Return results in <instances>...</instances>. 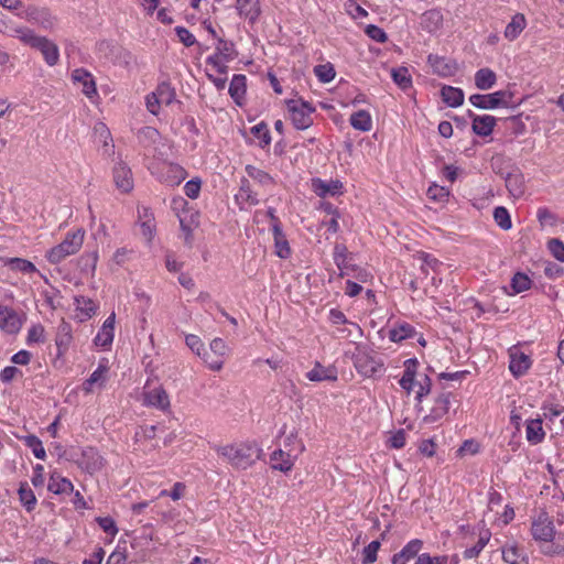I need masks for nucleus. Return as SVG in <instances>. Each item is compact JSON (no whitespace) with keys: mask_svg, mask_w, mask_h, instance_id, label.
<instances>
[{"mask_svg":"<svg viewBox=\"0 0 564 564\" xmlns=\"http://www.w3.org/2000/svg\"><path fill=\"white\" fill-rule=\"evenodd\" d=\"M531 532L535 540L552 542L551 544L546 545V547L543 550V553L549 555L564 554V535L558 533L555 538L556 531L553 519L546 512H540L539 516L533 520Z\"/></svg>","mask_w":564,"mask_h":564,"instance_id":"obj_1","label":"nucleus"},{"mask_svg":"<svg viewBox=\"0 0 564 564\" xmlns=\"http://www.w3.org/2000/svg\"><path fill=\"white\" fill-rule=\"evenodd\" d=\"M216 452L228 464L237 469H247L260 457V449L249 443H237L217 446Z\"/></svg>","mask_w":564,"mask_h":564,"instance_id":"obj_2","label":"nucleus"},{"mask_svg":"<svg viewBox=\"0 0 564 564\" xmlns=\"http://www.w3.org/2000/svg\"><path fill=\"white\" fill-rule=\"evenodd\" d=\"M417 366L419 362L415 358L405 360V370L399 383L408 393H410L414 387H417V390L415 391V398L419 402H421L422 398L430 393L432 382L430 377L426 375L422 376L419 380L416 379Z\"/></svg>","mask_w":564,"mask_h":564,"instance_id":"obj_3","label":"nucleus"},{"mask_svg":"<svg viewBox=\"0 0 564 564\" xmlns=\"http://www.w3.org/2000/svg\"><path fill=\"white\" fill-rule=\"evenodd\" d=\"M15 33L23 43L39 50L50 66H53L58 62L59 51L54 42L44 36L36 35L29 29H17Z\"/></svg>","mask_w":564,"mask_h":564,"instance_id":"obj_4","label":"nucleus"},{"mask_svg":"<svg viewBox=\"0 0 564 564\" xmlns=\"http://www.w3.org/2000/svg\"><path fill=\"white\" fill-rule=\"evenodd\" d=\"M84 231L77 230L73 234H67L65 239L57 246L53 247L47 252V260L53 263H59L66 257L75 254L82 247L84 241Z\"/></svg>","mask_w":564,"mask_h":564,"instance_id":"obj_5","label":"nucleus"},{"mask_svg":"<svg viewBox=\"0 0 564 564\" xmlns=\"http://www.w3.org/2000/svg\"><path fill=\"white\" fill-rule=\"evenodd\" d=\"M286 106L291 113L292 123L296 129L305 130L312 126V113L315 108L310 102L291 99L286 101Z\"/></svg>","mask_w":564,"mask_h":564,"instance_id":"obj_6","label":"nucleus"},{"mask_svg":"<svg viewBox=\"0 0 564 564\" xmlns=\"http://www.w3.org/2000/svg\"><path fill=\"white\" fill-rule=\"evenodd\" d=\"M512 97L513 94L509 90H498L488 95H471L469 101L479 109H495L498 107H509Z\"/></svg>","mask_w":564,"mask_h":564,"instance_id":"obj_7","label":"nucleus"},{"mask_svg":"<svg viewBox=\"0 0 564 564\" xmlns=\"http://www.w3.org/2000/svg\"><path fill=\"white\" fill-rule=\"evenodd\" d=\"M77 465L88 474L93 475L105 465L104 457L94 447H86L83 449L80 457L77 459Z\"/></svg>","mask_w":564,"mask_h":564,"instance_id":"obj_8","label":"nucleus"},{"mask_svg":"<svg viewBox=\"0 0 564 564\" xmlns=\"http://www.w3.org/2000/svg\"><path fill=\"white\" fill-rule=\"evenodd\" d=\"M209 350L216 355L215 359L209 360V352L205 350L203 354V360L206 362L209 369L214 371H219L224 365V356L227 354V345L224 339L215 338L212 340L209 345Z\"/></svg>","mask_w":564,"mask_h":564,"instance_id":"obj_9","label":"nucleus"},{"mask_svg":"<svg viewBox=\"0 0 564 564\" xmlns=\"http://www.w3.org/2000/svg\"><path fill=\"white\" fill-rule=\"evenodd\" d=\"M23 18L30 22L37 23L45 30L53 29L56 21L47 9L34 6H30L24 10Z\"/></svg>","mask_w":564,"mask_h":564,"instance_id":"obj_10","label":"nucleus"},{"mask_svg":"<svg viewBox=\"0 0 564 564\" xmlns=\"http://www.w3.org/2000/svg\"><path fill=\"white\" fill-rule=\"evenodd\" d=\"M113 181L117 188L122 193H130L133 189V177L131 169L123 162L113 167Z\"/></svg>","mask_w":564,"mask_h":564,"instance_id":"obj_11","label":"nucleus"},{"mask_svg":"<svg viewBox=\"0 0 564 564\" xmlns=\"http://www.w3.org/2000/svg\"><path fill=\"white\" fill-rule=\"evenodd\" d=\"M21 327L19 314L9 306L0 305V328L8 334H17Z\"/></svg>","mask_w":564,"mask_h":564,"instance_id":"obj_12","label":"nucleus"},{"mask_svg":"<svg viewBox=\"0 0 564 564\" xmlns=\"http://www.w3.org/2000/svg\"><path fill=\"white\" fill-rule=\"evenodd\" d=\"M509 370L514 377L523 376L531 366V359L528 355L522 352L519 348L512 347L509 349Z\"/></svg>","mask_w":564,"mask_h":564,"instance_id":"obj_13","label":"nucleus"},{"mask_svg":"<svg viewBox=\"0 0 564 564\" xmlns=\"http://www.w3.org/2000/svg\"><path fill=\"white\" fill-rule=\"evenodd\" d=\"M355 367L362 376L372 377L382 370L383 364L366 352H358L355 356Z\"/></svg>","mask_w":564,"mask_h":564,"instance_id":"obj_14","label":"nucleus"},{"mask_svg":"<svg viewBox=\"0 0 564 564\" xmlns=\"http://www.w3.org/2000/svg\"><path fill=\"white\" fill-rule=\"evenodd\" d=\"M449 393L440 394L431 409L430 413L423 417V422L426 424H433L443 419L449 410Z\"/></svg>","mask_w":564,"mask_h":564,"instance_id":"obj_15","label":"nucleus"},{"mask_svg":"<svg viewBox=\"0 0 564 564\" xmlns=\"http://www.w3.org/2000/svg\"><path fill=\"white\" fill-rule=\"evenodd\" d=\"M423 547V541L420 539H414L408 542L400 552L395 553L392 556V564H406L409 561L413 558H417Z\"/></svg>","mask_w":564,"mask_h":564,"instance_id":"obj_16","label":"nucleus"},{"mask_svg":"<svg viewBox=\"0 0 564 564\" xmlns=\"http://www.w3.org/2000/svg\"><path fill=\"white\" fill-rule=\"evenodd\" d=\"M72 79L74 84L82 85V91L83 94L88 97L93 98L97 95V88L96 83L94 80L93 75L86 70L85 68H76L72 72Z\"/></svg>","mask_w":564,"mask_h":564,"instance_id":"obj_17","label":"nucleus"},{"mask_svg":"<svg viewBox=\"0 0 564 564\" xmlns=\"http://www.w3.org/2000/svg\"><path fill=\"white\" fill-rule=\"evenodd\" d=\"M427 62L433 68V72L442 77L453 76L457 72V64L449 58L430 54Z\"/></svg>","mask_w":564,"mask_h":564,"instance_id":"obj_18","label":"nucleus"},{"mask_svg":"<svg viewBox=\"0 0 564 564\" xmlns=\"http://www.w3.org/2000/svg\"><path fill=\"white\" fill-rule=\"evenodd\" d=\"M143 395H144V404H147L149 406H154L162 411H165L170 408L169 394L162 387H156L151 390H145Z\"/></svg>","mask_w":564,"mask_h":564,"instance_id":"obj_19","label":"nucleus"},{"mask_svg":"<svg viewBox=\"0 0 564 564\" xmlns=\"http://www.w3.org/2000/svg\"><path fill=\"white\" fill-rule=\"evenodd\" d=\"M469 117L473 118V131L480 137H488L492 133L496 126V118L494 116H476L469 111Z\"/></svg>","mask_w":564,"mask_h":564,"instance_id":"obj_20","label":"nucleus"},{"mask_svg":"<svg viewBox=\"0 0 564 564\" xmlns=\"http://www.w3.org/2000/svg\"><path fill=\"white\" fill-rule=\"evenodd\" d=\"M72 326L62 319L61 324L57 327L55 344L57 347V356H63L67 350L72 343Z\"/></svg>","mask_w":564,"mask_h":564,"instance_id":"obj_21","label":"nucleus"},{"mask_svg":"<svg viewBox=\"0 0 564 564\" xmlns=\"http://www.w3.org/2000/svg\"><path fill=\"white\" fill-rule=\"evenodd\" d=\"M115 313L106 318L102 324L101 330L95 337V344L97 346L106 347L113 340V328H115Z\"/></svg>","mask_w":564,"mask_h":564,"instance_id":"obj_22","label":"nucleus"},{"mask_svg":"<svg viewBox=\"0 0 564 564\" xmlns=\"http://www.w3.org/2000/svg\"><path fill=\"white\" fill-rule=\"evenodd\" d=\"M310 381H336L337 371L334 367H323L319 362H316L315 367L306 373Z\"/></svg>","mask_w":564,"mask_h":564,"instance_id":"obj_23","label":"nucleus"},{"mask_svg":"<svg viewBox=\"0 0 564 564\" xmlns=\"http://www.w3.org/2000/svg\"><path fill=\"white\" fill-rule=\"evenodd\" d=\"M505 181L508 192L513 197H520L524 193V177L521 172L513 171L508 173Z\"/></svg>","mask_w":564,"mask_h":564,"instance_id":"obj_24","label":"nucleus"},{"mask_svg":"<svg viewBox=\"0 0 564 564\" xmlns=\"http://www.w3.org/2000/svg\"><path fill=\"white\" fill-rule=\"evenodd\" d=\"M47 489L55 495H62L70 494L74 490V486L69 479L62 477L57 473H52Z\"/></svg>","mask_w":564,"mask_h":564,"instance_id":"obj_25","label":"nucleus"},{"mask_svg":"<svg viewBox=\"0 0 564 564\" xmlns=\"http://www.w3.org/2000/svg\"><path fill=\"white\" fill-rule=\"evenodd\" d=\"M185 206H187V200L183 197H174L171 203L172 209L176 213L181 229L186 234L185 240L187 243H191L192 238V226L187 223L186 217L180 214L181 210H184Z\"/></svg>","mask_w":564,"mask_h":564,"instance_id":"obj_26","label":"nucleus"},{"mask_svg":"<svg viewBox=\"0 0 564 564\" xmlns=\"http://www.w3.org/2000/svg\"><path fill=\"white\" fill-rule=\"evenodd\" d=\"M77 317L83 322L90 318L97 311V304L89 297L75 296Z\"/></svg>","mask_w":564,"mask_h":564,"instance_id":"obj_27","label":"nucleus"},{"mask_svg":"<svg viewBox=\"0 0 564 564\" xmlns=\"http://www.w3.org/2000/svg\"><path fill=\"white\" fill-rule=\"evenodd\" d=\"M237 9L240 15L254 22L260 15L259 0H236Z\"/></svg>","mask_w":564,"mask_h":564,"instance_id":"obj_28","label":"nucleus"},{"mask_svg":"<svg viewBox=\"0 0 564 564\" xmlns=\"http://www.w3.org/2000/svg\"><path fill=\"white\" fill-rule=\"evenodd\" d=\"M527 25L525 18L522 13H517L505 29V37L509 41L516 40Z\"/></svg>","mask_w":564,"mask_h":564,"instance_id":"obj_29","label":"nucleus"},{"mask_svg":"<svg viewBox=\"0 0 564 564\" xmlns=\"http://www.w3.org/2000/svg\"><path fill=\"white\" fill-rule=\"evenodd\" d=\"M272 231L274 236L276 254L282 259H286L291 254V249L285 236L282 232L280 224H273Z\"/></svg>","mask_w":564,"mask_h":564,"instance_id":"obj_30","label":"nucleus"},{"mask_svg":"<svg viewBox=\"0 0 564 564\" xmlns=\"http://www.w3.org/2000/svg\"><path fill=\"white\" fill-rule=\"evenodd\" d=\"M497 80V76L490 68H480L475 74V85L480 90L490 89Z\"/></svg>","mask_w":564,"mask_h":564,"instance_id":"obj_31","label":"nucleus"},{"mask_svg":"<svg viewBox=\"0 0 564 564\" xmlns=\"http://www.w3.org/2000/svg\"><path fill=\"white\" fill-rule=\"evenodd\" d=\"M441 96L443 101L453 108L460 106L464 101L463 90L452 86H444L441 89Z\"/></svg>","mask_w":564,"mask_h":564,"instance_id":"obj_32","label":"nucleus"},{"mask_svg":"<svg viewBox=\"0 0 564 564\" xmlns=\"http://www.w3.org/2000/svg\"><path fill=\"white\" fill-rule=\"evenodd\" d=\"M271 460L273 462L272 467L274 469H279L284 473L291 470L294 465L292 454L285 453L282 449L274 451L271 455Z\"/></svg>","mask_w":564,"mask_h":564,"instance_id":"obj_33","label":"nucleus"},{"mask_svg":"<svg viewBox=\"0 0 564 564\" xmlns=\"http://www.w3.org/2000/svg\"><path fill=\"white\" fill-rule=\"evenodd\" d=\"M217 42L218 44L216 46V52L212 56L223 58L225 62H230L237 57L238 53L235 50V44L231 41L217 37Z\"/></svg>","mask_w":564,"mask_h":564,"instance_id":"obj_34","label":"nucleus"},{"mask_svg":"<svg viewBox=\"0 0 564 564\" xmlns=\"http://www.w3.org/2000/svg\"><path fill=\"white\" fill-rule=\"evenodd\" d=\"M6 267H8L12 271L22 272V273H33L36 272L35 265L22 258H3L2 259Z\"/></svg>","mask_w":564,"mask_h":564,"instance_id":"obj_35","label":"nucleus"},{"mask_svg":"<svg viewBox=\"0 0 564 564\" xmlns=\"http://www.w3.org/2000/svg\"><path fill=\"white\" fill-rule=\"evenodd\" d=\"M527 440L532 444H539L543 441L545 433L542 427V420H530L527 423Z\"/></svg>","mask_w":564,"mask_h":564,"instance_id":"obj_36","label":"nucleus"},{"mask_svg":"<svg viewBox=\"0 0 564 564\" xmlns=\"http://www.w3.org/2000/svg\"><path fill=\"white\" fill-rule=\"evenodd\" d=\"M246 80L245 75H235L229 85V94L238 105H241V99L246 93Z\"/></svg>","mask_w":564,"mask_h":564,"instance_id":"obj_37","label":"nucleus"},{"mask_svg":"<svg viewBox=\"0 0 564 564\" xmlns=\"http://www.w3.org/2000/svg\"><path fill=\"white\" fill-rule=\"evenodd\" d=\"M350 124L364 132L370 131L372 128L371 117L368 111L359 110L350 116Z\"/></svg>","mask_w":564,"mask_h":564,"instance_id":"obj_38","label":"nucleus"},{"mask_svg":"<svg viewBox=\"0 0 564 564\" xmlns=\"http://www.w3.org/2000/svg\"><path fill=\"white\" fill-rule=\"evenodd\" d=\"M443 23V15L437 10L426 11L422 17V25L429 32H433L441 28Z\"/></svg>","mask_w":564,"mask_h":564,"instance_id":"obj_39","label":"nucleus"},{"mask_svg":"<svg viewBox=\"0 0 564 564\" xmlns=\"http://www.w3.org/2000/svg\"><path fill=\"white\" fill-rule=\"evenodd\" d=\"M154 94L159 98V101L166 106L171 105L176 96L175 89L171 86L169 82L160 83Z\"/></svg>","mask_w":564,"mask_h":564,"instance_id":"obj_40","label":"nucleus"},{"mask_svg":"<svg viewBox=\"0 0 564 564\" xmlns=\"http://www.w3.org/2000/svg\"><path fill=\"white\" fill-rule=\"evenodd\" d=\"M393 82L403 90L412 86L411 75L406 67H398L391 70Z\"/></svg>","mask_w":564,"mask_h":564,"instance_id":"obj_41","label":"nucleus"},{"mask_svg":"<svg viewBox=\"0 0 564 564\" xmlns=\"http://www.w3.org/2000/svg\"><path fill=\"white\" fill-rule=\"evenodd\" d=\"M246 172L248 174L249 177H251L252 180L257 181L259 184L263 185V186H268V185H273L274 184V180L273 177L267 173L265 171L263 170H260L253 165H247L246 166Z\"/></svg>","mask_w":564,"mask_h":564,"instance_id":"obj_42","label":"nucleus"},{"mask_svg":"<svg viewBox=\"0 0 564 564\" xmlns=\"http://www.w3.org/2000/svg\"><path fill=\"white\" fill-rule=\"evenodd\" d=\"M415 329L410 324H401L390 330L389 338L392 341H401L406 338L413 337Z\"/></svg>","mask_w":564,"mask_h":564,"instance_id":"obj_43","label":"nucleus"},{"mask_svg":"<svg viewBox=\"0 0 564 564\" xmlns=\"http://www.w3.org/2000/svg\"><path fill=\"white\" fill-rule=\"evenodd\" d=\"M186 177V171L177 165L170 163L167 165V176L165 178L170 185H178Z\"/></svg>","mask_w":564,"mask_h":564,"instance_id":"obj_44","label":"nucleus"},{"mask_svg":"<svg viewBox=\"0 0 564 564\" xmlns=\"http://www.w3.org/2000/svg\"><path fill=\"white\" fill-rule=\"evenodd\" d=\"M494 219L503 230H509L512 227L510 214L503 206H498L494 209Z\"/></svg>","mask_w":564,"mask_h":564,"instance_id":"obj_45","label":"nucleus"},{"mask_svg":"<svg viewBox=\"0 0 564 564\" xmlns=\"http://www.w3.org/2000/svg\"><path fill=\"white\" fill-rule=\"evenodd\" d=\"M531 283L530 278L522 272H517L511 279V288L516 294L529 290L531 288Z\"/></svg>","mask_w":564,"mask_h":564,"instance_id":"obj_46","label":"nucleus"},{"mask_svg":"<svg viewBox=\"0 0 564 564\" xmlns=\"http://www.w3.org/2000/svg\"><path fill=\"white\" fill-rule=\"evenodd\" d=\"M314 74L322 83H329L334 79L336 72L330 63L319 64L314 67Z\"/></svg>","mask_w":564,"mask_h":564,"instance_id":"obj_47","label":"nucleus"},{"mask_svg":"<svg viewBox=\"0 0 564 564\" xmlns=\"http://www.w3.org/2000/svg\"><path fill=\"white\" fill-rule=\"evenodd\" d=\"M315 185L317 194L322 197H325L327 194H337L343 186V184L339 181H332L330 183H325L321 180H317L315 182Z\"/></svg>","mask_w":564,"mask_h":564,"instance_id":"obj_48","label":"nucleus"},{"mask_svg":"<svg viewBox=\"0 0 564 564\" xmlns=\"http://www.w3.org/2000/svg\"><path fill=\"white\" fill-rule=\"evenodd\" d=\"M237 197L247 202L249 205H257L259 203L258 196L256 193L252 192L250 183L247 178L241 180Z\"/></svg>","mask_w":564,"mask_h":564,"instance_id":"obj_49","label":"nucleus"},{"mask_svg":"<svg viewBox=\"0 0 564 564\" xmlns=\"http://www.w3.org/2000/svg\"><path fill=\"white\" fill-rule=\"evenodd\" d=\"M251 133L260 140V148L264 149L271 143L269 129L264 122H260L251 128Z\"/></svg>","mask_w":564,"mask_h":564,"instance_id":"obj_50","label":"nucleus"},{"mask_svg":"<svg viewBox=\"0 0 564 564\" xmlns=\"http://www.w3.org/2000/svg\"><path fill=\"white\" fill-rule=\"evenodd\" d=\"M489 539H490V533L488 531H486L484 534H480L477 543L474 546L468 547L464 551V557L465 558L477 557L479 555V553L481 552V550L485 547V545L488 543Z\"/></svg>","mask_w":564,"mask_h":564,"instance_id":"obj_51","label":"nucleus"},{"mask_svg":"<svg viewBox=\"0 0 564 564\" xmlns=\"http://www.w3.org/2000/svg\"><path fill=\"white\" fill-rule=\"evenodd\" d=\"M347 248L345 245L337 243L334 248V261L339 270L348 269L347 260ZM346 274V272L341 271L340 276Z\"/></svg>","mask_w":564,"mask_h":564,"instance_id":"obj_52","label":"nucleus"},{"mask_svg":"<svg viewBox=\"0 0 564 564\" xmlns=\"http://www.w3.org/2000/svg\"><path fill=\"white\" fill-rule=\"evenodd\" d=\"M25 445L30 447L34 456L39 459H44L46 456L42 441L35 435H28L24 438Z\"/></svg>","mask_w":564,"mask_h":564,"instance_id":"obj_53","label":"nucleus"},{"mask_svg":"<svg viewBox=\"0 0 564 564\" xmlns=\"http://www.w3.org/2000/svg\"><path fill=\"white\" fill-rule=\"evenodd\" d=\"M19 497L20 501L23 503V506L26 508L28 511H31L34 509V506L36 503V498L33 494V491L26 486L21 485L19 489Z\"/></svg>","mask_w":564,"mask_h":564,"instance_id":"obj_54","label":"nucleus"},{"mask_svg":"<svg viewBox=\"0 0 564 564\" xmlns=\"http://www.w3.org/2000/svg\"><path fill=\"white\" fill-rule=\"evenodd\" d=\"M98 256L96 252L86 253L78 259V265L83 272H94Z\"/></svg>","mask_w":564,"mask_h":564,"instance_id":"obj_55","label":"nucleus"},{"mask_svg":"<svg viewBox=\"0 0 564 564\" xmlns=\"http://www.w3.org/2000/svg\"><path fill=\"white\" fill-rule=\"evenodd\" d=\"M380 549V542L379 541H372L370 542L362 551L364 557L362 563L364 564H371L377 561V553Z\"/></svg>","mask_w":564,"mask_h":564,"instance_id":"obj_56","label":"nucleus"},{"mask_svg":"<svg viewBox=\"0 0 564 564\" xmlns=\"http://www.w3.org/2000/svg\"><path fill=\"white\" fill-rule=\"evenodd\" d=\"M329 319L333 324H349L358 334H361V328L356 323L349 322L345 314L337 308L330 310Z\"/></svg>","mask_w":564,"mask_h":564,"instance_id":"obj_57","label":"nucleus"},{"mask_svg":"<svg viewBox=\"0 0 564 564\" xmlns=\"http://www.w3.org/2000/svg\"><path fill=\"white\" fill-rule=\"evenodd\" d=\"M551 254L560 262H564V243L557 238H552L547 242Z\"/></svg>","mask_w":564,"mask_h":564,"instance_id":"obj_58","label":"nucleus"},{"mask_svg":"<svg viewBox=\"0 0 564 564\" xmlns=\"http://www.w3.org/2000/svg\"><path fill=\"white\" fill-rule=\"evenodd\" d=\"M107 367L99 365V367L90 375V377L84 382V390L86 392L91 391L93 384L97 383L104 378Z\"/></svg>","mask_w":564,"mask_h":564,"instance_id":"obj_59","label":"nucleus"},{"mask_svg":"<svg viewBox=\"0 0 564 564\" xmlns=\"http://www.w3.org/2000/svg\"><path fill=\"white\" fill-rule=\"evenodd\" d=\"M365 32L370 39L378 43H384L388 40L386 32L375 24L367 25Z\"/></svg>","mask_w":564,"mask_h":564,"instance_id":"obj_60","label":"nucleus"},{"mask_svg":"<svg viewBox=\"0 0 564 564\" xmlns=\"http://www.w3.org/2000/svg\"><path fill=\"white\" fill-rule=\"evenodd\" d=\"M99 527L111 536H115L118 533V528L116 525V522L110 517H98L96 519Z\"/></svg>","mask_w":564,"mask_h":564,"instance_id":"obj_61","label":"nucleus"},{"mask_svg":"<svg viewBox=\"0 0 564 564\" xmlns=\"http://www.w3.org/2000/svg\"><path fill=\"white\" fill-rule=\"evenodd\" d=\"M185 340L188 348L197 356L203 358V354L206 349L204 348L200 338L196 335H187Z\"/></svg>","mask_w":564,"mask_h":564,"instance_id":"obj_62","label":"nucleus"},{"mask_svg":"<svg viewBox=\"0 0 564 564\" xmlns=\"http://www.w3.org/2000/svg\"><path fill=\"white\" fill-rule=\"evenodd\" d=\"M448 556H431L427 553H422L417 556L414 564H447Z\"/></svg>","mask_w":564,"mask_h":564,"instance_id":"obj_63","label":"nucleus"},{"mask_svg":"<svg viewBox=\"0 0 564 564\" xmlns=\"http://www.w3.org/2000/svg\"><path fill=\"white\" fill-rule=\"evenodd\" d=\"M106 564H128V555L119 546L109 555Z\"/></svg>","mask_w":564,"mask_h":564,"instance_id":"obj_64","label":"nucleus"}]
</instances>
